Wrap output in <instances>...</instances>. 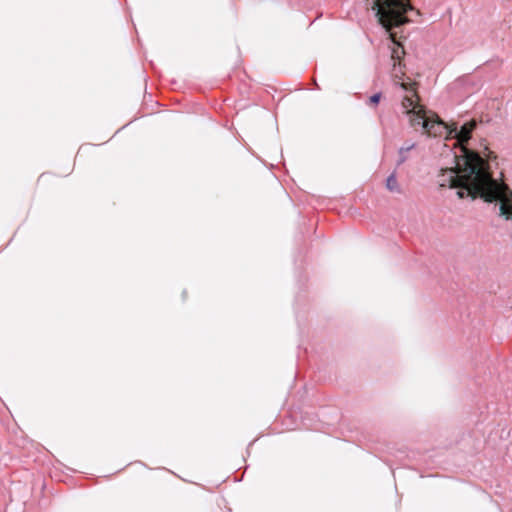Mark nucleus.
Masks as SVG:
<instances>
[{
	"label": "nucleus",
	"instance_id": "nucleus-1",
	"mask_svg": "<svg viewBox=\"0 0 512 512\" xmlns=\"http://www.w3.org/2000/svg\"><path fill=\"white\" fill-rule=\"evenodd\" d=\"M472 130H448L447 139L453 141L452 146H460V155L455 156V166L442 169L438 175L441 187L459 188L460 198L471 196L481 197L493 202L503 196L505 184L492 179L487 163L477 153L467 147Z\"/></svg>",
	"mask_w": 512,
	"mask_h": 512
},
{
	"label": "nucleus",
	"instance_id": "nucleus-2",
	"mask_svg": "<svg viewBox=\"0 0 512 512\" xmlns=\"http://www.w3.org/2000/svg\"><path fill=\"white\" fill-rule=\"evenodd\" d=\"M392 77L395 84L399 85L405 92L402 100V108L408 117V121L413 127L429 128L434 125H443L444 128H457L456 125L444 123L441 118L431 111H426L423 106L417 102L416 83L410 78H404L400 62H394Z\"/></svg>",
	"mask_w": 512,
	"mask_h": 512
},
{
	"label": "nucleus",
	"instance_id": "nucleus-3",
	"mask_svg": "<svg viewBox=\"0 0 512 512\" xmlns=\"http://www.w3.org/2000/svg\"><path fill=\"white\" fill-rule=\"evenodd\" d=\"M502 194L504 197H497L495 200L498 202L499 215L506 220H512V190L505 185Z\"/></svg>",
	"mask_w": 512,
	"mask_h": 512
},
{
	"label": "nucleus",
	"instance_id": "nucleus-4",
	"mask_svg": "<svg viewBox=\"0 0 512 512\" xmlns=\"http://www.w3.org/2000/svg\"><path fill=\"white\" fill-rule=\"evenodd\" d=\"M390 38L393 43V47L391 48V58L394 60V62H396V60L400 62L399 60L402 54H404V50L401 47L400 43L396 42L393 34H390Z\"/></svg>",
	"mask_w": 512,
	"mask_h": 512
},
{
	"label": "nucleus",
	"instance_id": "nucleus-5",
	"mask_svg": "<svg viewBox=\"0 0 512 512\" xmlns=\"http://www.w3.org/2000/svg\"><path fill=\"white\" fill-rule=\"evenodd\" d=\"M386 187L390 191H399L398 183L394 175H390L386 181Z\"/></svg>",
	"mask_w": 512,
	"mask_h": 512
},
{
	"label": "nucleus",
	"instance_id": "nucleus-6",
	"mask_svg": "<svg viewBox=\"0 0 512 512\" xmlns=\"http://www.w3.org/2000/svg\"><path fill=\"white\" fill-rule=\"evenodd\" d=\"M380 99H381V93H376V94L372 95L371 97H369L368 104L370 106H376L380 102Z\"/></svg>",
	"mask_w": 512,
	"mask_h": 512
},
{
	"label": "nucleus",
	"instance_id": "nucleus-7",
	"mask_svg": "<svg viewBox=\"0 0 512 512\" xmlns=\"http://www.w3.org/2000/svg\"><path fill=\"white\" fill-rule=\"evenodd\" d=\"M475 125H476V123H475V122H472V124L470 125V127H468V126H467V124H466V123H464V124H462V125L460 126V128H461V129H464V128H474V127H475Z\"/></svg>",
	"mask_w": 512,
	"mask_h": 512
}]
</instances>
